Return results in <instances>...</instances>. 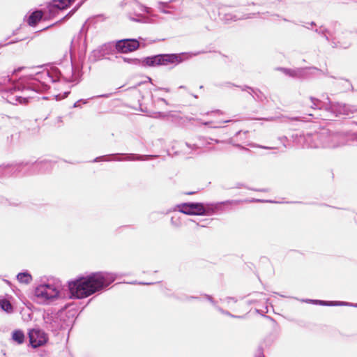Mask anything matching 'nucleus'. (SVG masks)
Returning <instances> with one entry per match:
<instances>
[{"label": "nucleus", "mask_w": 357, "mask_h": 357, "mask_svg": "<svg viewBox=\"0 0 357 357\" xmlns=\"http://www.w3.org/2000/svg\"><path fill=\"white\" fill-rule=\"evenodd\" d=\"M61 79L66 82L78 80L72 61L65 72L55 66H50L33 75L20 77L17 82H13L9 75L0 77V91H2V98L8 103L26 105L30 99L34 98V94L47 91L50 83Z\"/></svg>", "instance_id": "1"}, {"label": "nucleus", "mask_w": 357, "mask_h": 357, "mask_svg": "<svg viewBox=\"0 0 357 357\" xmlns=\"http://www.w3.org/2000/svg\"><path fill=\"white\" fill-rule=\"evenodd\" d=\"M116 278V274L110 272H93L79 275L68 282L70 298L82 299L105 289Z\"/></svg>", "instance_id": "2"}, {"label": "nucleus", "mask_w": 357, "mask_h": 357, "mask_svg": "<svg viewBox=\"0 0 357 357\" xmlns=\"http://www.w3.org/2000/svg\"><path fill=\"white\" fill-rule=\"evenodd\" d=\"M354 135H357V132H337L321 128L314 133H306L303 137L305 145L308 148L335 149L347 144L349 141L357 142Z\"/></svg>", "instance_id": "3"}, {"label": "nucleus", "mask_w": 357, "mask_h": 357, "mask_svg": "<svg viewBox=\"0 0 357 357\" xmlns=\"http://www.w3.org/2000/svg\"><path fill=\"white\" fill-rule=\"evenodd\" d=\"M204 53H206V52L204 50H201L191 52L159 54L146 56L141 59L126 56H121V59L124 62L134 66H140L142 67H156L167 66L169 64H174V66H176L186 60L190 59L193 56H196Z\"/></svg>", "instance_id": "4"}, {"label": "nucleus", "mask_w": 357, "mask_h": 357, "mask_svg": "<svg viewBox=\"0 0 357 357\" xmlns=\"http://www.w3.org/2000/svg\"><path fill=\"white\" fill-rule=\"evenodd\" d=\"M24 167H27L30 169L31 174L36 172H45L52 167V162L45 160L41 161H27L0 165V181L13 176H16L17 174L20 173Z\"/></svg>", "instance_id": "5"}, {"label": "nucleus", "mask_w": 357, "mask_h": 357, "mask_svg": "<svg viewBox=\"0 0 357 357\" xmlns=\"http://www.w3.org/2000/svg\"><path fill=\"white\" fill-rule=\"evenodd\" d=\"M234 201L227 200L216 203L185 202L178 204V211L190 215H212L223 211L225 205L231 204Z\"/></svg>", "instance_id": "6"}, {"label": "nucleus", "mask_w": 357, "mask_h": 357, "mask_svg": "<svg viewBox=\"0 0 357 357\" xmlns=\"http://www.w3.org/2000/svg\"><path fill=\"white\" fill-rule=\"evenodd\" d=\"M75 0H53L47 6V13L43 10L32 12L27 20L30 26H36L42 20H47L54 17L59 11L66 9L72 5Z\"/></svg>", "instance_id": "7"}, {"label": "nucleus", "mask_w": 357, "mask_h": 357, "mask_svg": "<svg viewBox=\"0 0 357 357\" xmlns=\"http://www.w3.org/2000/svg\"><path fill=\"white\" fill-rule=\"evenodd\" d=\"M312 105L311 107L314 109H321L325 110L335 114L336 116L340 115H344L349 116L357 112V105H349L346 103H342L339 102L331 101V99L327 97L326 100L328 102H323L320 100L310 97V98Z\"/></svg>", "instance_id": "8"}, {"label": "nucleus", "mask_w": 357, "mask_h": 357, "mask_svg": "<svg viewBox=\"0 0 357 357\" xmlns=\"http://www.w3.org/2000/svg\"><path fill=\"white\" fill-rule=\"evenodd\" d=\"M156 157V155H138L135 153H112L107 155H102L96 157L93 162H98V161H135V160H146L153 158Z\"/></svg>", "instance_id": "9"}, {"label": "nucleus", "mask_w": 357, "mask_h": 357, "mask_svg": "<svg viewBox=\"0 0 357 357\" xmlns=\"http://www.w3.org/2000/svg\"><path fill=\"white\" fill-rule=\"evenodd\" d=\"M34 294L37 298L50 301L59 297V289L55 284L48 282L38 286L34 290Z\"/></svg>", "instance_id": "10"}, {"label": "nucleus", "mask_w": 357, "mask_h": 357, "mask_svg": "<svg viewBox=\"0 0 357 357\" xmlns=\"http://www.w3.org/2000/svg\"><path fill=\"white\" fill-rule=\"evenodd\" d=\"M28 336L29 344L34 349L45 345L48 341L47 334L39 328L29 329Z\"/></svg>", "instance_id": "11"}, {"label": "nucleus", "mask_w": 357, "mask_h": 357, "mask_svg": "<svg viewBox=\"0 0 357 357\" xmlns=\"http://www.w3.org/2000/svg\"><path fill=\"white\" fill-rule=\"evenodd\" d=\"M140 43L135 38H124L115 42L116 51L121 54L134 52L139 48Z\"/></svg>", "instance_id": "12"}, {"label": "nucleus", "mask_w": 357, "mask_h": 357, "mask_svg": "<svg viewBox=\"0 0 357 357\" xmlns=\"http://www.w3.org/2000/svg\"><path fill=\"white\" fill-rule=\"evenodd\" d=\"M241 91H248V93L256 100L258 102H264L266 100V96L263 92H261L259 89H254L247 85H244L243 86H240Z\"/></svg>", "instance_id": "13"}, {"label": "nucleus", "mask_w": 357, "mask_h": 357, "mask_svg": "<svg viewBox=\"0 0 357 357\" xmlns=\"http://www.w3.org/2000/svg\"><path fill=\"white\" fill-rule=\"evenodd\" d=\"M178 2L179 3V6L182 3L181 0H170L167 2H163V1H159L158 3V9L160 10V12L165 13V14H170L171 12L169 10V9L172 10H177L178 8V6L173 5L172 3H176Z\"/></svg>", "instance_id": "14"}, {"label": "nucleus", "mask_w": 357, "mask_h": 357, "mask_svg": "<svg viewBox=\"0 0 357 357\" xmlns=\"http://www.w3.org/2000/svg\"><path fill=\"white\" fill-rule=\"evenodd\" d=\"M314 69L317 70V68H310L309 69ZM308 68H298L296 70H292L289 68H280V70L284 73L285 75H287L292 77H301L305 70H307Z\"/></svg>", "instance_id": "15"}, {"label": "nucleus", "mask_w": 357, "mask_h": 357, "mask_svg": "<svg viewBox=\"0 0 357 357\" xmlns=\"http://www.w3.org/2000/svg\"><path fill=\"white\" fill-rule=\"evenodd\" d=\"M45 323L49 324L47 328L52 331H57L63 328V326L59 323L58 317H47L45 319Z\"/></svg>", "instance_id": "16"}, {"label": "nucleus", "mask_w": 357, "mask_h": 357, "mask_svg": "<svg viewBox=\"0 0 357 357\" xmlns=\"http://www.w3.org/2000/svg\"><path fill=\"white\" fill-rule=\"evenodd\" d=\"M88 30V26L86 25V22L83 24L82 29H80L77 37H75L72 40V43H80L83 40L84 43L86 40V33Z\"/></svg>", "instance_id": "17"}, {"label": "nucleus", "mask_w": 357, "mask_h": 357, "mask_svg": "<svg viewBox=\"0 0 357 357\" xmlns=\"http://www.w3.org/2000/svg\"><path fill=\"white\" fill-rule=\"evenodd\" d=\"M25 335L20 329H17L12 333V340L18 344H22L24 342Z\"/></svg>", "instance_id": "18"}, {"label": "nucleus", "mask_w": 357, "mask_h": 357, "mask_svg": "<svg viewBox=\"0 0 357 357\" xmlns=\"http://www.w3.org/2000/svg\"><path fill=\"white\" fill-rule=\"evenodd\" d=\"M17 279L21 283L29 284L32 280V277L29 272L25 271L19 273L17 275Z\"/></svg>", "instance_id": "19"}, {"label": "nucleus", "mask_w": 357, "mask_h": 357, "mask_svg": "<svg viewBox=\"0 0 357 357\" xmlns=\"http://www.w3.org/2000/svg\"><path fill=\"white\" fill-rule=\"evenodd\" d=\"M0 307L7 313H12L13 312L12 304L6 298L0 299Z\"/></svg>", "instance_id": "20"}, {"label": "nucleus", "mask_w": 357, "mask_h": 357, "mask_svg": "<svg viewBox=\"0 0 357 357\" xmlns=\"http://www.w3.org/2000/svg\"><path fill=\"white\" fill-rule=\"evenodd\" d=\"M340 79L342 81V82H341V84L342 86V91L343 92H347L349 91H354V86L349 79H342V78Z\"/></svg>", "instance_id": "21"}, {"label": "nucleus", "mask_w": 357, "mask_h": 357, "mask_svg": "<svg viewBox=\"0 0 357 357\" xmlns=\"http://www.w3.org/2000/svg\"><path fill=\"white\" fill-rule=\"evenodd\" d=\"M128 17L130 20L137 22H144L146 23L148 22V17L141 15V14H135V17H132L131 14L128 15Z\"/></svg>", "instance_id": "22"}, {"label": "nucleus", "mask_w": 357, "mask_h": 357, "mask_svg": "<svg viewBox=\"0 0 357 357\" xmlns=\"http://www.w3.org/2000/svg\"><path fill=\"white\" fill-rule=\"evenodd\" d=\"M354 306L357 307V304H352L347 302L344 301H331V306Z\"/></svg>", "instance_id": "23"}, {"label": "nucleus", "mask_w": 357, "mask_h": 357, "mask_svg": "<svg viewBox=\"0 0 357 357\" xmlns=\"http://www.w3.org/2000/svg\"><path fill=\"white\" fill-rule=\"evenodd\" d=\"M126 5H129L130 6H136L139 8V9L141 10V11H145L146 10L147 8L142 6V5H139L138 4V3L135 1V0H128L126 3H125Z\"/></svg>", "instance_id": "24"}, {"label": "nucleus", "mask_w": 357, "mask_h": 357, "mask_svg": "<svg viewBox=\"0 0 357 357\" xmlns=\"http://www.w3.org/2000/svg\"><path fill=\"white\" fill-rule=\"evenodd\" d=\"M217 86L219 87H227V88H231L232 86H235V87H238L241 89V87H240L241 86L236 85L230 82H223V83L218 84Z\"/></svg>", "instance_id": "25"}, {"label": "nucleus", "mask_w": 357, "mask_h": 357, "mask_svg": "<svg viewBox=\"0 0 357 357\" xmlns=\"http://www.w3.org/2000/svg\"><path fill=\"white\" fill-rule=\"evenodd\" d=\"M313 304L319 305L322 306H331V301H326L323 300H314Z\"/></svg>", "instance_id": "26"}, {"label": "nucleus", "mask_w": 357, "mask_h": 357, "mask_svg": "<svg viewBox=\"0 0 357 357\" xmlns=\"http://www.w3.org/2000/svg\"><path fill=\"white\" fill-rule=\"evenodd\" d=\"M172 297H174V298H176V299L187 300V301H189V300H191V299H195V300H199V297H198V296H187V295H184L183 298H178L175 295H172Z\"/></svg>", "instance_id": "27"}, {"label": "nucleus", "mask_w": 357, "mask_h": 357, "mask_svg": "<svg viewBox=\"0 0 357 357\" xmlns=\"http://www.w3.org/2000/svg\"><path fill=\"white\" fill-rule=\"evenodd\" d=\"M77 8L75 7L73 9H72L67 15H66L61 20L56 22L55 24L59 23V22L64 21L68 18H70L77 10Z\"/></svg>", "instance_id": "28"}, {"label": "nucleus", "mask_w": 357, "mask_h": 357, "mask_svg": "<svg viewBox=\"0 0 357 357\" xmlns=\"http://www.w3.org/2000/svg\"><path fill=\"white\" fill-rule=\"evenodd\" d=\"M204 296L208 301H209L214 306L215 308L218 306L217 302L213 299V298L211 295L205 294H204Z\"/></svg>", "instance_id": "29"}, {"label": "nucleus", "mask_w": 357, "mask_h": 357, "mask_svg": "<svg viewBox=\"0 0 357 357\" xmlns=\"http://www.w3.org/2000/svg\"><path fill=\"white\" fill-rule=\"evenodd\" d=\"M215 309L222 314H225V315H227L229 317H234V315L231 314L229 311L222 309V307H220L218 305L215 307Z\"/></svg>", "instance_id": "30"}, {"label": "nucleus", "mask_w": 357, "mask_h": 357, "mask_svg": "<svg viewBox=\"0 0 357 357\" xmlns=\"http://www.w3.org/2000/svg\"><path fill=\"white\" fill-rule=\"evenodd\" d=\"M88 100H84V99H79V100H77V102H75L73 105V107H81V105L80 103H82V104H86L88 102Z\"/></svg>", "instance_id": "31"}, {"label": "nucleus", "mask_w": 357, "mask_h": 357, "mask_svg": "<svg viewBox=\"0 0 357 357\" xmlns=\"http://www.w3.org/2000/svg\"><path fill=\"white\" fill-rule=\"evenodd\" d=\"M327 41H329V37H331L333 34L327 29V31H324L321 35Z\"/></svg>", "instance_id": "32"}, {"label": "nucleus", "mask_w": 357, "mask_h": 357, "mask_svg": "<svg viewBox=\"0 0 357 357\" xmlns=\"http://www.w3.org/2000/svg\"><path fill=\"white\" fill-rule=\"evenodd\" d=\"M333 43H334V45H333L334 47L347 48L351 45L350 43H348L347 45H343L340 41H338L337 43L333 42Z\"/></svg>", "instance_id": "33"}, {"label": "nucleus", "mask_w": 357, "mask_h": 357, "mask_svg": "<svg viewBox=\"0 0 357 357\" xmlns=\"http://www.w3.org/2000/svg\"><path fill=\"white\" fill-rule=\"evenodd\" d=\"M314 31L318 34L321 35L324 31H327V29L320 26L314 29Z\"/></svg>", "instance_id": "34"}, {"label": "nucleus", "mask_w": 357, "mask_h": 357, "mask_svg": "<svg viewBox=\"0 0 357 357\" xmlns=\"http://www.w3.org/2000/svg\"><path fill=\"white\" fill-rule=\"evenodd\" d=\"M171 223L173 226L176 227H178L180 226V222H178V220H174V217L171 218Z\"/></svg>", "instance_id": "35"}, {"label": "nucleus", "mask_w": 357, "mask_h": 357, "mask_svg": "<svg viewBox=\"0 0 357 357\" xmlns=\"http://www.w3.org/2000/svg\"><path fill=\"white\" fill-rule=\"evenodd\" d=\"M231 301H234V303H236L237 302V299L234 297H230V296H228L225 298V301L229 303Z\"/></svg>", "instance_id": "36"}, {"label": "nucleus", "mask_w": 357, "mask_h": 357, "mask_svg": "<svg viewBox=\"0 0 357 357\" xmlns=\"http://www.w3.org/2000/svg\"><path fill=\"white\" fill-rule=\"evenodd\" d=\"M155 114H156V117H159V118H165L167 116L165 113L161 112H158L155 113Z\"/></svg>", "instance_id": "37"}, {"label": "nucleus", "mask_w": 357, "mask_h": 357, "mask_svg": "<svg viewBox=\"0 0 357 357\" xmlns=\"http://www.w3.org/2000/svg\"><path fill=\"white\" fill-rule=\"evenodd\" d=\"M13 137H14L13 135H10V136L7 137V144H13Z\"/></svg>", "instance_id": "38"}, {"label": "nucleus", "mask_w": 357, "mask_h": 357, "mask_svg": "<svg viewBox=\"0 0 357 357\" xmlns=\"http://www.w3.org/2000/svg\"><path fill=\"white\" fill-rule=\"evenodd\" d=\"M185 145H186L188 147H189V148H192V149H198V148H199V146H198V145H197V144H190V143L186 142V143H185Z\"/></svg>", "instance_id": "39"}, {"label": "nucleus", "mask_w": 357, "mask_h": 357, "mask_svg": "<svg viewBox=\"0 0 357 357\" xmlns=\"http://www.w3.org/2000/svg\"><path fill=\"white\" fill-rule=\"evenodd\" d=\"M112 95V93H105V94H101V95H98L97 96H95L94 98H109L110 96Z\"/></svg>", "instance_id": "40"}, {"label": "nucleus", "mask_w": 357, "mask_h": 357, "mask_svg": "<svg viewBox=\"0 0 357 357\" xmlns=\"http://www.w3.org/2000/svg\"><path fill=\"white\" fill-rule=\"evenodd\" d=\"M158 101H161V102H164V103H165V105H169V103H168V102L167 101V100H165V98H158Z\"/></svg>", "instance_id": "41"}, {"label": "nucleus", "mask_w": 357, "mask_h": 357, "mask_svg": "<svg viewBox=\"0 0 357 357\" xmlns=\"http://www.w3.org/2000/svg\"><path fill=\"white\" fill-rule=\"evenodd\" d=\"M157 90H163L166 92H169V91H170L169 88H160V87L157 88Z\"/></svg>", "instance_id": "42"}, {"label": "nucleus", "mask_w": 357, "mask_h": 357, "mask_svg": "<svg viewBox=\"0 0 357 357\" xmlns=\"http://www.w3.org/2000/svg\"><path fill=\"white\" fill-rule=\"evenodd\" d=\"M155 282H139V284H143V285H150V284H153Z\"/></svg>", "instance_id": "43"}, {"label": "nucleus", "mask_w": 357, "mask_h": 357, "mask_svg": "<svg viewBox=\"0 0 357 357\" xmlns=\"http://www.w3.org/2000/svg\"><path fill=\"white\" fill-rule=\"evenodd\" d=\"M304 301L307 303H312L313 304L314 299H306Z\"/></svg>", "instance_id": "44"}, {"label": "nucleus", "mask_w": 357, "mask_h": 357, "mask_svg": "<svg viewBox=\"0 0 357 357\" xmlns=\"http://www.w3.org/2000/svg\"><path fill=\"white\" fill-rule=\"evenodd\" d=\"M14 43H15V41H11V42H9V43H8L6 44H0V47H3V46H5V45H9V44H13Z\"/></svg>", "instance_id": "45"}, {"label": "nucleus", "mask_w": 357, "mask_h": 357, "mask_svg": "<svg viewBox=\"0 0 357 357\" xmlns=\"http://www.w3.org/2000/svg\"><path fill=\"white\" fill-rule=\"evenodd\" d=\"M22 68H24L23 67L18 68L17 69H16L13 71V73H16L17 72L21 71Z\"/></svg>", "instance_id": "46"}, {"label": "nucleus", "mask_w": 357, "mask_h": 357, "mask_svg": "<svg viewBox=\"0 0 357 357\" xmlns=\"http://www.w3.org/2000/svg\"><path fill=\"white\" fill-rule=\"evenodd\" d=\"M252 190H255V191H259V192H267L268 191L266 189H260V190L252 189Z\"/></svg>", "instance_id": "47"}, {"label": "nucleus", "mask_w": 357, "mask_h": 357, "mask_svg": "<svg viewBox=\"0 0 357 357\" xmlns=\"http://www.w3.org/2000/svg\"><path fill=\"white\" fill-rule=\"evenodd\" d=\"M9 205L16 206H17L18 204H17V203H15V202H9Z\"/></svg>", "instance_id": "48"}, {"label": "nucleus", "mask_w": 357, "mask_h": 357, "mask_svg": "<svg viewBox=\"0 0 357 357\" xmlns=\"http://www.w3.org/2000/svg\"><path fill=\"white\" fill-rule=\"evenodd\" d=\"M211 123V121H206V122H203L202 124L205 125V126H208Z\"/></svg>", "instance_id": "49"}, {"label": "nucleus", "mask_w": 357, "mask_h": 357, "mask_svg": "<svg viewBox=\"0 0 357 357\" xmlns=\"http://www.w3.org/2000/svg\"><path fill=\"white\" fill-rule=\"evenodd\" d=\"M236 146L239 147V148H241V149H245V150H248V149H245V148H244L243 146H242L241 144H236Z\"/></svg>", "instance_id": "50"}, {"label": "nucleus", "mask_w": 357, "mask_h": 357, "mask_svg": "<svg viewBox=\"0 0 357 357\" xmlns=\"http://www.w3.org/2000/svg\"><path fill=\"white\" fill-rule=\"evenodd\" d=\"M258 147H260V148H262V149H271L270 147L268 146H258Z\"/></svg>", "instance_id": "51"}, {"label": "nucleus", "mask_w": 357, "mask_h": 357, "mask_svg": "<svg viewBox=\"0 0 357 357\" xmlns=\"http://www.w3.org/2000/svg\"><path fill=\"white\" fill-rule=\"evenodd\" d=\"M307 24H309L310 26H315L316 25L315 22H311L310 23H307Z\"/></svg>", "instance_id": "52"}, {"label": "nucleus", "mask_w": 357, "mask_h": 357, "mask_svg": "<svg viewBox=\"0 0 357 357\" xmlns=\"http://www.w3.org/2000/svg\"><path fill=\"white\" fill-rule=\"evenodd\" d=\"M70 93L69 91H67V92H65L64 93V97H67L68 96V94Z\"/></svg>", "instance_id": "53"}, {"label": "nucleus", "mask_w": 357, "mask_h": 357, "mask_svg": "<svg viewBox=\"0 0 357 357\" xmlns=\"http://www.w3.org/2000/svg\"><path fill=\"white\" fill-rule=\"evenodd\" d=\"M233 318H241L242 316H237V315H234V317H232Z\"/></svg>", "instance_id": "54"}, {"label": "nucleus", "mask_w": 357, "mask_h": 357, "mask_svg": "<svg viewBox=\"0 0 357 357\" xmlns=\"http://www.w3.org/2000/svg\"><path fill=\"white\" fill-rule=\"evenodd\" d=\"M54 24H52V25H50V26H49L45 27V28L43 29V30H45V29H48L49 27L52 26Z\"/></svg>", "instance_id": "55"}, {"label": "nucleus", "mask_w": 357, "mask_h": 357, "mask_svg": "<svg viewBox=\"0 0 357 357\" xmlns=\"http://www.w3.org/2000/svg\"><path fill=\"white\" fill-rule=\"evenodd\" d=\"M59 96H60V95L56 96V100H61V98H59Z\"/></svg>", "instance_id": "56"}, {"label": "nucleus", "mask_w": 357, "mask_h": 357, "mask_svg": "<svg viewBox=\"0 0 357 357\" xmlns=\"http://www.w3.org/2000/svg\"><path fill=\"white\" fill-rule=\"evenodd\" d=\"M194 193H195L194 192H189L187 193V195H192Z\"/></svg>", "instance_id": "57"}, {"label": "nucleus", "mask_w": 357, "mask_h": 357, "mask_svg": "<svg viewBox=\"0 0 357 357\" xmlns=\"http://www.w3.org/2000/svg\"><path fill=\"white\" fill-rule=\"evenodd\" d=\"M304 27H306L307 29H310V26H307V25H303Z\"/></svg>", "instance_id": "58"}, {"label": "nucleus", "mask_w": 357, "mask_h": 357, "mask_svg": "<svg viewBox=\"0 0 357 357\" xmlns=\"http://www.w3.org/2000/svg\"><path fill=\"white\" fill-rule=\"evenodd\" d=\"M179 88H180V89H185V86H179Z\"/></svg>", "instance_id": "59"}, {"label": "nucleus", "mask_w": 357, "mask_h": 357, "mask_svg": "<svg viewBox=\"0 0 357 357\" xmlns=\"http://www.w3.org/2000/svg\"><path fill=\"white\" fill-rule=\"evenodd\" d=\"M230 121H231V120H227V121H225L224 122L225 123H228V122H230Z\"/></svg>", "instance_id": "60"}, {"label": "nucleus", "mask_w": 357, "mask_h": 357, "mask_svg": "<svg viewBox=\"0 0 357 357\" xmlns=\"http://www.w3.org/2000/svg\"><path fill=\"white\" fill-rule=\"evenodd\" d=\"M354 137L357 138V135H354Z\"/></svg>", "instance_id": "61"}, {"label": "nucleus", "mask_w": 357, "mask_h": 357, "mask_svg": "<svg viewBox=\"0 0 357 357\" xmlns=\"http://www.w3.org/2000/svg\"><path fill=\"white\" fill-rule=\"evenodd\" d=\"M284 21H288L286 18H283Z\"/></svg>", "instance_id": "62"}, {"label": "nucleus", "mask_w": 357, "mask_h": 357, "mask_svg": "<svg viewBox=\"0 0 357 357\" xmlns=\"http://www.w3.org/2000/svg\"><path fill=\"white\" fill-rule=\"evenodd\" d=\"M356 33H357V31H356Z\"/></svg>", "instance_id": "63"}]
</instances>
